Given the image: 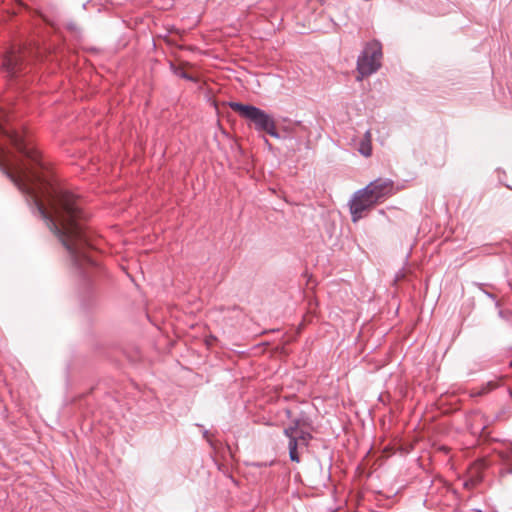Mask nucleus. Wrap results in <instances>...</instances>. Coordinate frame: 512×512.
Instances as JSON below:
<instances>
[{"instance_id":"nucleus-1","label":"nucleus","mask_w":512,"mask_h":512,"mask_svg":"<svg viewBox=\"0 0 512 512\" xmlns=\"http://www.w3.org/2000/svg\"><path fill=\"white\" fill-rule=\"evenodd\" d=\"M9 121V114L0 108V170L26 195L32 212L44 220L72 265L85 276L96 263L88 253L91 244L81 222L85 214L80 199L50 178L39 152Z\"/></svg>"},{"instance_id":"nucleus-2","label":"nucleus","mask_w":512,"mask_h":512,"mask_svg":"<svg viewBox=\"0 0 512 512\" xmlns=\"http://www.w3.org/2000/svg\"><path fill=\"white\" fill-rule=\"evenodd\" d=\"M229 107L237 112L241 118L248 121L249 125H252L256 131L266 132L276 139L280 138L274 119L264 110L240 102H229Z\"/></svg>"},{"instance_id":"nucleus-3","label":"nucleus","mask_w":512,"mask_h":512,"mask_svg":"<svg viewBox=\"0 0 512 512\" xmlns=\"http://www.w3.org/2000/svg\"><path fill=\"white\" fill-rule=\"evenodd\" d=\"M382 45L379 41L368 42L357 59V71L360 74L358 80L370 76L378 71L381 66Z\"/></svg>"},{"instance_id":"nucleus-16","label":"nucleus","mask_w":512,"mask_h":512,"mask_svg":"<svg viewBox=\"0 0 512 512\" xmlns=\"http://www.w3.org/2000/svg\"><path fill=\"white\" fill-rule=\"evenodd\" d=\"M286 414L288 417H290V414H291L290 410H286Z\"/></svg>"},{"instance_id":"nucleus-15","label":"nucleus","mask_w":512,"mask_h":512,"mask_svg":"<svg viewBox=\"0 0 512 512\" xmlns=\"http://www.w3.org/2000/svg\"><path fill=\"white\" fill-rule=\"evenodd\" d=\"M204 437L207 438L208 437V431L205 430L204 433H203Z\"/></svg>"},{"instance_id":"nucleus-4","label":"nucleus","mask_w":512,"mask_h":512,"mask_svg":"<svg viewBox=\"0 0 512 512\" xmlns=\"http://www.w3.org/2000/svg\"><path fill=\"white\" fill-rule=\"evenodd\" d=\"M377 203L365 187L357 190L349 200V210L352 222L356 223L364 217V213L373 208Z\"/></svg>"},{"instance_id":"nucleus-13","label":"nucleus","mask_w":512,"mask_h":512,"mask_svg":"<svg viewBox=\"0 0 512 512\" xmlns=\"http://www.w3.org/2000/svg\"><path fill=\"white\" fill-rule=\"evenodd\" d=\"M363 139H369L370 142L372 141V134H371V131L370 130H367L364 134V137Z\"/></svg>"},{"instance_id":"nucleus-8","label":"nucleus","mask_w":512,"mask_h":512,"mask_svg":"<svg viewBox=\"0 0 512 512\" xmlns=\"http://www.w3.org/2000/svg\"><path fill=\"white\" fill-rule=\"evenodd\" d=\"M358 152L364 157H370L372 154V144L369 139H362L359 143Z\"/></svg>"},{"instance_id":"nucleus-12","label":"nucleus","mask_w":512,"mask_h":512,"mask_svg":"<svg viewBox=\"0 0 512 512\" xmlns=\"http://www.w3.org/2000/svg\"><path fill=\"white\" fill-rule=\"evenodd\" d=\"M303 425H304V420H302V419L297 418V419H293V420H292V424H291V426H292L296 431L301 430V429H302L301 427H302Z\"/></svg>"},{"instance_id":"nucleus-14","label":"nucleus","mask_w":512,"mask_h":512,"mask_svg":"<svg viewBox=\"0 0 512 512\" xmlns=\"http://www.w3.org/2000/svg\"><path fill=\"white\" fill-rule=\"evenodd\" d=\"M181 76L186 79H191L186 73H183Z\"/></svg>"},{"instance_id":"nucleus-11","label":"nucleus","mask_w":512,"mask_h":512,"mask_svg":"<svg viewBox=\"0 0 512 512\" xmlns=\"http://www.w3.org/2000/svg\"><path fill=\"white\" fill-rule=\"evenodd\" d=\"M297 432L291 425L284 429V435L291 441L296 439Z\"/></svg>"},{"instance_id":"nucleus-7","label":"nucleus","mask_w":512,"mask_h":512,"mask_svg":"<svg viewBox=\"0 0 512 512\" xmlns=\"http://www.w3.org/2000/svg\"><path fill=\"white\" fill-rule=\"evenodd\" d=\"M298 447H301V446L298 444L297 439H292L291 441L288 442L290 460L293 462H297V463L300 461V457H299V454L297 451Z\"/></svg>"},{"instance_id":"nucleus-10","label":"nucleus","mask_w":512,"mask_h":512,"mask_svg":"<svg viewBox=\"0 0 512 512\" xmlns=\"http://www.w3.org/2000/svg\"><path fill=\"white\" fill-rule=\"evenodd\" d=\"M312 436L309 432L304 431L303 429L299 430L296 435V439L298 440V444L301 447H306L311 440Z\"/></svg>"},{"instance_id":"nucleus-6","label":"nucleus","mask_w":512,"mask_h":512,"mask_svg":"<svg viewBox=\"0 0 512 512\" xmlns=\"http://www.w3.org/2000/svg\"><path fill=\"white\" fill-rule=\"evenodd\" d=\"M20 51H9L3 58L2 70L8 77H15L22 62Z\"/></svg>"},{"instance_id":"nucleus-9","label":"nucleus","mask_w":512,"mask_h":512,"mask_svg":"<svg viewBox=\"0 0 512 512\" xmlns=\"http://www.w3.org/2000/svg\"><path fill=\"white\" fill-rule=\"evenodd\" d=\"M501 457L506 463V473H512V445L501 452Z\"/></svg>"},{"instance_id":"nucleus-5","label":"nucleus","mask_w":512,"mask_h":512,"mask_svg":"<svg viewBox=\"0 0 512 512\" xmlns=\"http://www.w3.org/2000/svg\"><path fill=\"white\" fill-rule=\"evenodd\" d=\"M365 188L377 203H381L393 194L394 182L388 178H378L367 184Z\"/></svg>"}]
</instances>
